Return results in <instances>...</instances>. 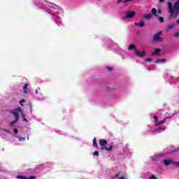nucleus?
<instances>
[{"instance_id":"b1692460","label":"nucleus","mask_w":179,"mask_h":179,"mask_svg":"<svg viewBox=\"0 0 179 179\" xmlns=\"http://www.w3.org/2000/svg\"><path fill=\"white\" fill-rule=\"evenodd\" d=\"M93 156H100V155L99 154V151H95L93 152Z\"/></svg>"},{"instance_id":"c85d7f7f","label":"nucleus","mask_w":179,"mask_h":179,"mask_svg":"<svg viewBox=\"0 0 179 179\" xmlns=\"http://www.w3.org/2000/svg\"><path fill=\"white\" fill-rule=\"evenodd\" d=\"M150 179H157V178H156V176H155V175H152V176L150 177Z\"/></svg>"},{"instance_id":"2eb2a0df","label":"nucleus","mask_w":179,"mask_h":179,"mask_svg":"<svg viewBox=\"0 0 179 179\" xmlns=\"http://www.w3.org/2000/svg\"><path fill=\"white\" fill-rule=\"evenodd\" d=\"M152 15L150 14H144L143 15V19H151Z\"/></svg>"},{"instance_id":"a211bd4d","label":"nucleus","mask_w":179,"mask_h":179,"mask_svg":"<svg viewBox=\"0 0 179 179\" xmlns=\"http://www.w3.org/2000/svg\"><path fill=\"white\" fill-rule=\"evenodd\" d=\"M120 176H124V173H122V172H118L116 175H115V177H113V178H118V177H120Z\"/></svg>"},{"instance_id":"6e6552de","label":"nucleus","mask_w":179,"mask_h":179,"mask_svg":"<svg viewBox=\"0 0 179 179\" xmlns=\"http://www.w3.org/2000/svg\"><path fill=\"white\" fill-rule=\"evenodd\" d=\"M173 162H175V161H173L171 159L164 160V164H165V166H170V164H173Z\"/></svg>"},{"instance_id":"c756f323","label":"nucleus","mask_w":179,"mask_h":179,"mask_svg":"<svg viewBox=\"0 0 179 179\" xmlns=\"http://www.w3.org/2000/svg\"><path fill=\"white\" fill-rule=\"evenodd\" d=\"M14 134H19V130H17V129H14Z\"/></svg>"},{"instance_id":"ea45409f","label":"nucleus","mask_w":179,"mask_h":179,"mask_svg":"<svg viewBox=\"0 0 179 179\" xmlns=\"http://www.w3.org/2000/svg\"><path fill=\"white\" fill-rule=\"evenodd\" d=\"M159 2L163 3V2H164V0H159Z\"/></svg>"},{"instance_id":"9d476101","label":"nucleus","mask_w":179,"mask_h":179,"mask_svg":"<svg viewBox=\"0 0 179 179\" xmlns=\"http://www.w3.org/2000/svg\"><path fill=\"white\" fill-rule=\"evenodd\" d=\"M135 26H138L139 27H143L145 26V22L143 20H141V22H135Z\"/></svg>"},{"instance_id":"37998d69","label":"nucleus","mask_w":179,"mask_h":179,"mask_svg":"<svg viewBox=\"0 0 179 179\" xmlns=\"http://www.w3.org/2000/svg\"><path fill=\"white\" fill-rule=\"evenodd\" d=\"M22 115L23 118H24V117H26V116L24 115V113H22Z\"/></svg>"},{"instance_id":"58836bf2","label":"nucleus","mask_w":179,"mask_h":179,"mask_svg":"<svg viewBox=\"0 0 179 179\" xmlns=\"http://www.w3.org/2000/svg\"><path fill=\"white\" fill-rule=\"evenodd\" d=\"M35 93L36 94H38V90H36Z\"/></svg>"},{"instance_id":"0eeeda50","label":"nucleus","mask_w":179,"mask_h":179,"mask_svg":"<svg viewBox=\"0 0 179 179\" xmlns=\"http://www.w3.org/2000/svg\"><path fill=\"white\" fill-rule=\"evenodd\" d=\"M155 122V127H159V125H162V124H164L166 122L165 119L162 120H159L158 121L157 120H154Z\"/></svg>"},{"instance_id":"72a5a7b5","label":"nucleus","mask_w":179,"mask_h":179,"mask_svg":"<svg viewBox=\"0 0 179 179\" xmlns=\"http://www.w3.org/2000/svg\"><path fill=\"white\" fill-rule=\"evenodd\" d=\"M28 179H36V177L34 176H30L28 178Z\"/></svg>"},{"instance_id":"4be33fe9","label":"nucleus","mask_w":179,"mask_h":179,"mask_svg":"<svg viewBox=\"0 0 179 179\" xmlns=\"http://www.w3.org/2000/svg\"><path fill=\"white\" fill-rule=\"evenodd\" d=\"M17 178H19V179H29L26 176H17Z\"/></svg>"},{"instance_id":"cd10ccee","label":"nucleus","mask_w":179,"mask_h":179,"mask_svg":"<svg viewBox=\"0 0 179 179\" xmlns=\"http://www.w3.org/2000/svg\"><path fill=\"white\" fill-rule=\"evenodd\" d=\"M106 69H108V71L109 72H111V71H113V68H112V67H110V66L106 67Z\"/></svg>"},{"instance_id":"393cba45","label":"nucleus","mask_w":179,"mask_h":179,"mask_svg":"<svg viewBox=\"0 0 179 179\" xmlns=\"http://www.w3.org/2000/svg\"><path fill=\"white\" fill-rule=\"evenodd\" d=\"M153 59L152 58H146L145 59V62H150L151 61H152Z\"/></svg>"},{"instance_id":"dca6fc26","label":"nucleus","mask_w":179,"mask_h":179,"mask_svg":"<svg viewBox=\"0 0 179 179\" xmlns=\"http://www.w3.org/2000/svg\"><path fill=\"white\" fill-rule=\"evenodd\" d=\"M166 59H158L155 60V64H159V62H166Z\"/></svg>"},{"instance_id":"bb28decb","label":"nucleus","mask_w":179,"mask_h":179,"mask_svg":"<svg viewBox=\"0 0 179 179\" xmlns=\"http://www.w3.org/2000/svg\"><path fill=\"white\" fill-rule=\"evenodd\" d=\"M174 37H176V38H179V32H176L174 34Z\"/></svg>"},{"instance_id":"473e14b6","label":"nucleus","mask_w":179,"mask_h":179,"mask_svg":"<svg viewBox=\"0 0 179 179\" xmlns=\"http://www.w3.org/2000/svg\"><path fill=\"white\" fill-rule=\"evenodd\" d=\"M131 1H134V0H125V1H122L123 3H127V2H129Z\"/></svg>"},{"instance_id":"a18cd8bd","label":"nucleus","mask_w":179,"mask_h":179,"mask_svg":"<svg viewBox=\"0 0 179 179\" xmlns=\"http://www.w3.org/2000/svg\"><path fill=\"white\" fill-rule=\"evenodd\" d=\"M172 1H176V0H172Z\"/></svg>"},{"instance_id":"aec40b11","label":"nucleus","mask_w":179,"mask_h":179,"mask_svg":"<svg viewBox=\"0 0 179 179\" xmlns=\"http://www.w3.org/2000/svg\"><path fill=\"white\" fill-rule=\"evenodd\" d=\"M16 122H17V121H16V119L14 121L10 122H9V125H10V127L15 125L16 124Z\"/></svg>"},{"instance_id":"7c9ffc66","label":"nucleus","mask_w":179,"mask_h":179,"mask_svg":"<svg viewBox=\"0 0 179 179\" xmlns=\"http://www.w3.org/2000/svg\"><path fill=\"white\" fill-rule=\"evenodd\" d=\"M22 103H26V100L25 99H21L20 101V103L22 104Z\"/></svg>"},{"instance_id":"a878e982","label":"nucleus","mask_w":179,"mask_h":179,"mask_svg":"<svg viewBox=\"0 0 179 179\" xmlns=\"http://www.w3.org/2000/svg\"><path fill=\"white\" fill-rule=\"evenodd\" d=\"M166 129V126L159 127V131H164Z\"/></svg>"},{"instance_id":"7ed1b4c3","label":"nucleus","mask_w":179,"mask_h":179,"mask_svg":"<svg viewBox=\"0 0 179 179\" xmlns=\"http://www.w3.org/2000/svg\"><path fill=\"white\" fill-rule=\"evenodd\" d=\"M162 34H163V32L162 31L155 34L153 37L154 41H157V43H162V42L164 41V39L163 38L160 37V36H162Z\"/></svg>"},{"instance_id":"4c0bfd02","label":"nucleus","mask_w":179,"mask_h":179,"mask_svg":"<svg viewBox=\"0 0 179 179\" xmlns=\"http://www.w3.org/2000/svg\"><path fill=\"white\" fill-rule=\"evenodd\" d=\"M155 131H160L159 127V128H156V129H155Z\"/></svg>"},{"instance_id":"423d86ee","label":"nucleus","mask_w":179,"mask_h":179,"mask_svg":"<svg viewBox=\"0 0 179 179\" xmlns=\"http://www.w3.org/2000/svg\"><path fill=\"white\" fill-rule=\"evenodd\" d=\"M135 55L137 57H139L140 58H143L145 55H146V52L145 51L139 52L138 50H135L134 51Z\"/></svg>"},{"instance_id":"20e7f679","label":"nucleus","mask_w":179,"mask_h":179,"mask_svg":"<svg viewBox=\"0 0 179 179\" xmlns=\"http://www.w3.org/2000/svg\"><path fill=\"white\" fill-rule=\"evenodd\" d=\"M20 111H22V108H17L10 111V114H13L14 117H15L16 121H19V113H20Z\"/></svg>"},{"instance_id":"f3484780","label":"nucleus","mask_w":179,"mask_h":179,"mask_svg":"<svg viewBox=\"0 0 179 179\" xmlns=\"http://www.w3.org/2000/svg\"><path fill=\"white\" fill-rule=\"evenodd\" d=\"M151 12L152 15H154L155 16H157V10H156V8H152L151 10Z\"/></svg>"},{"instance_id":"5701e85b","label":"nucleus","mask_w":179,"mask_h":179,"mask_svg":"<svg viewBox=\"0 0 179 179\" xmlns=\"http://www.w3.org/2000/svg\"><path fill=\"white\" fill-rule=\"evenodd\" d=\"M173 117H174V114H173L172 116H169V117H164V120H165V121L166 120H171V118H173Z\"/></svg>"},{"instance_id":"39448f33","label":"nucleus","mask_w":179,"mask_h":179,"mask_svg":"<svg viewBox=\"0 0 179 179\" xmlns=\"http://www.w3.org/2000/svg\"><path fill=\"white\" fill-rule=\"evenodd\" d=\"M136 15V12L132 11V10H129L126 12V15L125 18L126 19H132L135 17V15Z\"/></svg>"},{"instance_id":"f257e3e1","label":"nucleus","mask_w":179,"mask_h":179,"mask_svg":"<svg viewBox=\"0 0 179 179\" xmlns=\"http://www.w3.org/2000/svg\"><path fill=\"white\" fill-rule=\"evenodd\" d=\"M168 12L170 13V15L168 18V20H173V19H177L179 15V0L176 1L175 3L171 4V2L168 1Z\"/></svg>"},{"instance_id":"f03ea898","label":"nucleus","mask_w":179,"mask_h":179,"mask_svg":"<svg viewBox=\"0 0 179 179\" xmlns=\"http://www.w3.org/2000/svg\"><path fill=\"white\" fill-rule=\"evenodd\" d=\"M99 145L101 146V150H106V152H113V149H114V145L112 143L110 145L108 148L106 147L107 145V141L106 139H99Z\"/></svg>"},{"instance_id":"4468645a","label":"nucleus","mask_w":179,"mask_h":179,"mask_svg":"<svg viewBox=\"0 0 179 179\" xmlns=\"http://www.w3.org/2000/svg\"><path fill=\"white\" fill-rule=\"evenodd\" d=\"M160 51L162 50L159 48L155 49V51L152 53V55H157V54H159Z\"/></svg>"},{"instance_id":"ddd939ff","label":"nucleus","mask_w":179,"mask_h":179,"mask_svg":"<svg viewBox=\"0 0 179 179\" xmlns=\"http://www.w3.org/2000/svg\"><path fill=\"white\" fill-rule=\"evenodd\" d=\"M92 145H93L94 148H98L99 147V145H97V139L96 138V137H94L93 141H92Z\"/></svg>"},{"instance_id":"1a4fd4ad","label":"nucleus","mask_w":179,"mask_h":179,"mask_svg":"<svg viewBox=\"0 0 179 179\" xmlns=\"http://www.w3.org/2000/svg\"><path fill=\"white\" fill-rule=\"evenodd\" d=\"M174 27H176V24H171L166 27V31H171L172 29H174Z\"/></svg>"},{"instance_id":"412c9836","label":"nucleus","mask_w":179,"mask_h":179,"mask_svg":"<svg viewBox=\"0 0 179 179\" xmlns=\"http://www.w3.org/2000/svg\"><path fill=\"white\" fill-rule=\"evenodd\" d=\"M18 141H20V142H24V141H26V138H24V137H19L18 138Z\"/></svg>"},{"instance_id":"c03bdc74","label":"nucleus","mask_w":179,"mask_h":179,"mask_svg":"<svg viewBox=\"0 0 179 179\" xmlns=\"http://www.w3.org/2000/svg\"><path fill=\"white\" fill-rule=\"evenodd\" d=\"M27 139H29V136H27Z\"/></svg>"},{"instance_id":"e433bc0d","label":"nucleus","mask_w":179,"mask_h":179,"mask_svg":"<svg viewBox=\"0 0 179 179\" xmlns=\"http://www.w3.org/2000/svg\"><path fill=\"white\" fill-rule=\"evenodd\" d=\"M154 120H157V115H155L154 116Z\"/></svg>"},{"instance_id":"f8f14e48","label":"nucleus","mask_w":179,"mask_h":179,"mask_svg":"<svg viewBox=\"0 0 179 179\" xmlns=\"http://www.w3.org/2000/svg\"><path fill=\"white\" fill-rule=\"evenodd\" d=\"M132 50H137L136 49V46L135 45V44H130L129 46V51H131Z\"/></svg>"},{"instance_id":"c9c22d12","label":"nucleus","mask_w":179,"mask_h":179,"mask_svg":"<svg viewBox=\"0 0 179 179\" xmlns=\"http://www.w3.org/2000/svg\"><path fill=\"white\" fill-rule=\"evenodd\" d=\"M157 13H159V15H160V13H162V10L159 9V10H157Z\"/></svg>"},{"instance_id":"6ab92c4d","label":"nucleus","mask_w":179,"mask_h":179,"mask_svg":"<svg viewBox=\"0 0 179 179\" xmlns=\"http://www.w3.org/2000/svg\"><path fill=\"white\" fill-rule=\"evenodd\" d=\"M158 20L160 22V23H164V17H159Z\"/></svg>"},{"instance_id":"79ce46f5","label":"nucleus","mask_w":179,"mask_h":179,"mask_svg":"<svg viewBox=\"0 0 179 179\" xmlns=\"http://www.w3.org/2000/svg\"><path fill=\"white\" fill-rule=\"evenodd\" d=\"M177 24H179V19L176 21Z\"/></svg>"},{"instance_id":"2f4dec72","label":"nucleus","mask_w":179,"mask_h":179,"mask_svg":"<svg viewBox=\"0 0 179 179\" xmlns=\"http://www.w3.org/2000/svg\"><path fill=\"white\" fill-rule=\"evenodd\" d=\"M4 132H8V134H10V130L9 129H3Z\"/></svg>"},{"instance_id":"f704fd0d","label":"nucleus","mask_w":179,"mask_h":179,"mask_svg":"<svg viewBox=\"0 0 179 179\" xmlns=\"http://www.w3.org/2000/svg\"><path fill=\"white\" fill-rule=\"evenodd\" d=\"M23 121H24L25 122H29V120H27L25 117L23 118Z\"/></svg>"},{"instance_id":"a19ab883","label":"nucleus","mask_w":179,"mask_h":179,"mask_svg":"<svg viewBox=\"0 0 179 179\" xmlns=\"http://www.w3.org/2000/svg\"><path fill=\"white\" fill-rule=\"evenodd\" d=\"M122 0H118L117 1V3H120V2H122Z\"/></svg>"},{"instance_id":"9b49d317","label":"nucleus","mask_w":179,"mask_h":179,"mask_svg":"<svg viewBox=\"0 0 179 179\" xmlns=\"http://www.w3.org/2000/svg\"><path fill=\"white\" fill-rule=\"evenodd\" d=\"M27 86H29V84L27 83H25L24 85L23 86V90L25 94H27V93H29V90H27Z\"/></svg>"}]
</instances>
